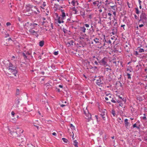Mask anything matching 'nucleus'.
<instances>
[{
  "label": "nucleus",
  "mask_w": 147,
  "mask_h": 147,
  "mask_svg": "<svg viewBox=\"0 0 147 147\" xmlns=\"http://www.w3.org/2000/svg\"><path fill=\"white\" fill-rule=\"evenodd\" d=\"M37 26L39 27V25L36 23H32L30 29L29 30V31L30 33L38 37V32L39 31L38 29L37 28Z\"/></svg>",
  "instance_id": "f257e3e1"
},
{
  "label": "nucleus",
  "mask_w": 147,
  "mask_h": 147,
  "mask_svg": "<svg viewBox=\"0 0 147 147\" xmlns=\"http://www.w3.org/2000/svg\"><path fill=\"white\" fill-rule=\"evenodd\" d=\"M8 62L6 65V68L9 70V71L13 73L14 76H16L18 71L16 69V67L10 62Z\"/></svg>",
  "instance_id": "f03ea898"
},
{
  "label": "nucleus",
  "mask_w": 147,
  "mask_h": 147,
  "mask_svg": "<svg viewBox=\"0 0 147 147\" xmlns=\"http://www.w3.org/2000/svg\"><path fill=\"white\" fill-rule=\"evenodd\" d=\"M54 20L55 23L56 24H61L64 22L62 18L59 16L58 14L57 13L54 14Z\"/></svg>",
  "instance_id": "7ed1b4c3"
},
{
  "label": "nucleus",
  "mask_w": 147,
  "mask_h": 147,
  "mask_svg": "<svg viewBox=\"0 0 147 147\" xmlns=\"http://www.w3.org/2000/svg\"><path fill=\"white\" fill-rule=\"evenodd\" d=\"M99 112L101 113L100 114L101 117L104 120H106V110L104 109L98 107Z\"/></svg>",
  "instance_id": "20e7f679"
},
{
  "label": "nucleus",
  "mask_w": 147,
  "mask_h": 147,
  "mask_svg": "<svg viewBox=\"0 0 147 147\" xmlns=\"http://www.w3.org/2000/svg\"><path fill=\"white\" fill-rule=\"evenodd\" d=\"M26 8L27 11H29L31 10L34 12H36V11L33 9V8H36V7L35 6H34L32 5L28 4L26 5Z\"/></svg>",
  "instance_id": "39448f33"
},
{
  "label": "nucleus",
  "mask_w": 147,
  "mask_h": 147,
  "mask_svg": "<svg viewBox=\"0 0 147 147\" xmlns=\"http://www.w3.org/2000/svg\"><path fill=\"white\" fill-rule=\"evenodd\" d=\"M99 62L101 63L105 67L108 66V65L107 63V59L105 57L102 59Z\"/></svg>",
  "instance_id": "423d86ee"
},
{
  "label": "nucleus",
  "mask_w": 147,
  "mask_h": 147,
  "mask_svg": "<svg viewBox=\"0 0 147 147\" xmlns=\"http://www.w3.org/2000/svg\"><path fill=\"white\" fill-rule=\"evenodd\" d=\"M31 24L32 23H30L28 22H27L24 24V27L27 30H29L30 29Z\"/></svg>",
  "instance_id": "0eeeda50"
},
{
  "label": "nucleus",
  "mask_w": 147,
  "mask_h": 147,
  "mask_svg": "<svg viewBox=\"0 0 147 147\" xmlns=\"http://www.w3.org/2000/svg\"><path fill=\"white\" fill-rule=\"evenodd\" d=\"M61 12L62 13L61 18L63 20H64L65 19L66 16H68V14L67 13H65L64 10H63L62 9L61 10Z\"/></svg>",
  "instance_id": "6e6552de"
},
{
  "label": "nucleus",
  "mask_w": 147,
  "mask_h": 147,
  "mask_svg": "<svg viewBox=\"0 0 147 147\" xmlns=\"http://www.w3.org/2000/svg\"><path fill=\"white\" fill-rule=\"evenodd\" d=\"M25 53L24 52L23 53L22 55L24 57V59H26L27 58V56L26 55H30L31 54V53L29 51H25Z\"/></svg>",
  "instance_id": "1a4fd4ad"
},
{
  "label": "nucleus",
  "mask_w": 147,
  "mask_h": 147,
  "mask_svg": "<svg viewBox=\"0 0 147 147\" xmlns=\"http://www.w3.org/2000/svg\"><path fill=\"white\" fill-rule=\"evenodd\" d=\"M22 136H19L17 137V142L19 143H22L23 142L24 139Z\"/></svg>",
  "instance_id": "9d476101"
},
{
  "label": "nucleus",
  "mask_w": 147,
  "mask_h": 147,
  "mask_svg": "<svg viewBox=\"0 0 147 147\" xmlns=\"http://www.w3.org/2000/svg\"><path fill=\"white\" fill-rule=\"evenodd\" d=\"M140 18L141 20H144L146 19V15L144 13H142L140 16Z\"/></svg>",
  "instance_id": "9b49d317"
},
{
  "label": "nucleus",
  "mask_w": 147,
  "mask_h": 147,
  "mask_svg": "<svg viewBox=\"0 0 147 147\" xmlns=\"http://www.w3.org/2000/svg\"><path fill=\"white\" fill-rule=\"evenodd\" d=\"M71 4L74 6H77L79 4V3L78 1L75 0H72V1L71 2Z\"/></svg>",
  "instance_id": "f8f14e48"
},
{
  "label": "nucleus",
  "mask_w": 147,
  "mask_h": 147,
  "mask_svg": "<svg viewBox=\"0 0 147 147\" xmlns=\"http://www.w3.org/2000/svg\"><path fill=\"white\" fill-rule=\"evenodd\" d=\"M93 4L95 6H97L99 7L100 6L99 2L98 1H94L93 3Z\"/></svg>",
  "instance_id": "ddd939ff"
},
{
  "label": "nucleus",
  "mask_w": 147,
  "mask_h": 147,
  "mask_svg": "<svg viewBox=\"0 0 147 147\" xmlns=\"http://www.w3.org/2000/svg\"><path fill=\"white\" fill-rule=\"evenodd\" d=\"M97 78L98 79H96V84L97 85L100 86L102 83V81L101 80L100 78L99 77H98Z\"/></svg>",
  "instance_id": "4468645a"
},
{
  "label": "nucleus",
  "mask_w": 147,
  "mask_h": 147,
  "mask_svg": "<svg viewBox=\"0 0 147 147\" xmlns=\"http://www.w3.org/2000/svg\"><path fill=\"white\" fill-rule=\"evenodd\" d=\"M128 121V120L127 119H125V127L127 128H128L129 124V123Z\"/></svg>",
  "instance_id": "2eb2a0df"
},
{
  "label": "nucleus",
  "mask_w": 147,
  "mask_h": 147,
  "mask_svg": "<svg viewBox=\"0 0 147 147\" xmlns=\"http://www.w3.org/2000/svg\"><path fill=\"white\" fill-rule=\"evenodd\" d=\"M86 116L88 118L87 119H88V120L89 121L90 120L91 118V115L90 113H89L88 112L87 113H85Z\"/></svg>",
  "instance_id": "dca6fc26"
},
{
  "label": "nucleus",
  "mask_w": 147,
  "mask_h": 147,
  "mask_svg": "<svg viewBox=\"0 0 147 147\" xmlns=\"http://www.w3.org/2000/svg\"><path fill=\"white\" fill-rule=\"evenodd\" d=\"M93 41L95 42L96 44H101L99 42V40L97 38H95L93 39Z\"/></svg>",
  "instance_id": "f3484780"
},
{
  "label": "nucleus",
  "mask_w": 147,
  "mask_h": 147,
  "mask_svg": "<svg viewBox=\"0 0 147 147\" xmlns=\"http://www.w3.org/2000/svg\"><path fill=\"white\" fill-rule=\"evenodd\" d=\"M20 102V100L19 99H18L16 100L15 102V104L17 105L16 106V107H18V105L19 104Z\"/></svg>",
  "instance_id": "a211bd4d"
},
{
  "label": "nucleus",
  "mask_w": 147,
  "mask_h": 147,
  "mask_svg": "<svg viewBox=\"0 0 147 147\" xmlns=\"http://www.w3.org/2000/svg\"><path fill=\"white\" fill-rule=\"evenodd\" d=\"M86 28H85L84 26L80 27V30L81 32L85 33L86 32Z\"/></svg>",
  "instance_id": "6ab92c4d"
},
{
  "label": "nucleus",
  "mask_w": 147,
  "mask_h": 147,
  "mask_svg": "<svg viewBox=\"0 0 147 147\" xmlns=\"http://www.w3.org/2000/svg\"><path fill=\"white\" fill-rule=\"evenodd\" d=\"M17 129H18V130L16 131L17 133L20 134L23 133V131L21 129L19 128H17Z\"/></svg>",
  "instance_id": "aec40b11"
},
{
  "label": "nucleus",
  "mask_w": 147,
  "mask_h": 147,
  "mask_svg": "<svg viewBox=\"0 0 147 147\" xmlns=\"http://www.w3.org/2000/svg\"><path fill=\"white\" fill-rule=\"evenodd\" d=\"M73 144L74 145L75 147H78V142H77V140H74V142Z\"/></svg>",
  "instance_id": "412c9836"
},
{
  "label": "nucleus",
  "mask_w": 147,
  "mask_h": 147,
  "mask_svg": "<svg viewBox=\"0 0 147 147\" xmlns=\"http://www.w3.org/2000/svg\"><path fill=\"white\" fill-rule=\"evenodd\" d=\"M132 67H128L127 69V71H128L129 73H130L132 71Z\"/></svg>",
  "instance_id": "4be33fe9"
},
{
  "label": "nucleus",
  "mask_w": 147,
  "mask_h": 147,
  "mask_svg": "<svg viewBox=\"0 0 147 147\" xmlns=\"http://www.w3.org/2000/svg\"><path fill=\"white\" fill-rule=\"evenodd\" d=\"M44 44V41L43 40L40 41L39 42V45L41 47H42Z\"/></svg>",
  "instance_id": "5701e85b"
},
{
  "label": "nucleus",
  "mask_w": 147,
  "mask_h": 147,
  "mask_svg": "<svg viewBox=\"0 0 147 147\" xmlns=\"http://www.w3.org/2000/svg\"><path fill=\"white\" fill-rule=\"evenodd\" d=\"M72 10L73 11H74V14H77V9H76V8L75 7H74L72 8Z\"/></svg>",
  "instance_id": "b1692460"
},
{
  "label": "nucleus",
  "mask_w": 147,
  "mask_h": 147,
  "mask_svg": "<svg viewBox=\"0 0 147 147\" xmlns=\"http://www.w3.org/2000/svg\"><path fill=\"white\" fill-rule=\"evenodd\" d=\"M117 120L118 122L120 123H122L123 121L121 119L120 117L117 118Z\"/></svg>",
  "instance_id": "393cba45"
},
{
  "label": "nucleus",
  "mask_w": 147,
  "mask_h": 147,
  "mask_svg": "<svg viewBox=\"0 0 147 147\" xmlns=\"http://www.w3.org/2000/svg\"><path fill=\"white\" fill-rule=\"evenodd\" d=\"M70 127L72 130H75V128L72 124H70Z\"/></svg>",
  "instance_id": "a878e982"
},
{
  "label": "nucleus",
  "mask_w": 147,
  "mask_h": 147,
  "mask_svg": "<svg viewBox=\"0 0 147 147\" xmlns=\"http://www.w3.org/2000/svg\"><path fill=\"white\" fill-rule=\"evenodd\" d=\"M136 12L137 14H139L140 12V11L139 10L138 8V7H136L135 8Z\"/></svg>",
  "instance_id": "bb28decb"
},
{
  "label": "nucleus",
  "mask_w": 147,
  "mask_h": 147,
  "mask_svg": "<svg viewBox=\"0 0 147 147\" xmlns=\"http://www.w3.org/2000/svg\"><path fill=\"white\" fill-rule=\"evenodd\" d=\"M131 74L129 73H127V76L128 79H130L131 78Z\"/></svg>",
  "instance_id": "cd10ccee"
},
{
  "label": "nucleus",
  "mask_w": 147,
  "mask_h": 147,
  "mask_svg": "<svg viewBox=\"0 0 147 147\" xmlns=\"http://www.w3.org/2000/svg\"><path fill=\"white\" fill-rule=\"evenodd\" d=\"M134 128L136 127L138 129H140V127L139 126H137L136 123L134 124L133 125Z\"/></svg>",
  "instance_id": "c85d7f7f"
},
{
  "label": "nucleus",
  "mask_w": 147,
  "mask_h": 147,
  "mask_svg": "<svg viewBox=\"0 0 147 147\" xmlns=\"http://www.w3.org/2000/svg\"><path fill=\"white\" fill-rule=\"evenodd\" d=\"M111 113L114 117H115V112L114 110H112L111 111Z\"/></svg>",
  "instance_id": "c756f323"
},
{
  "label": "nucleus",
  "mask_w": 147,
  "mask_h": 147,
  "mask_svg": "<svg viewBox=\"0 0 147 147\" xmlns=\"http://www.w3.org/2000/svg\"><path fill=\"white\" fill-rule=\"evenodd\" d=\"M62 140L64 142H65V143L68 142V140L67 139H66L65 138H62Z\"/></svg>",
  "instance_id": "7c9ffc66"
},
{
  "label": "nucleus",
  "mask_w": 147,
  "mask_h": 147,
  "mask_svg": "<svg viewBox=\"0 0 147 147\" xmlns=\"http://www.w3.org/2000/svg\"><path fill=\"white\" fill-rule=\"evenodd\" d=\"M144 50L143 49H140L139 50V52L141 53L144 52Z\"/></svg>",
  "instance_id": "2f4dec72"
},
{
  "label": "nucleus",
  "mask_w": 147,
  "mask_h": 147,
  "mask_svg": "<svg viewBox=\"0 0 147 147\" xmlns=\"http://www.w3.org/2000/svg\"><path fill=\"white\" fill-rule=\"evenodd\" d=\"M20 93V91L18 89H17L16 94L17 95H19Z\"/></svg>",
  "instance_id": "473e14b6"
},
{
  "label": "nucleus",
  "mask_w": 147,
  "mask_h": 147,
  "mask_svg": "<svg viewBox=\"0 0 147 147\" xmlns=\"http://www.w3.org/2000/svg\"><path fill=\"white\" fill-rule=\"evenodd\" d=\"M113 13L114 15V16H113V17L114 18V19H115V18L116 17V12L115 11H114L113 12Z\"/></svg>",
  "instance_id": "72a5a7b5"
},
{
  "label": "nucleus",
  "mask_w": 147,
  "mask_h": 147,
  "mask_svg": "<svg viewBox=\"0 0 147 147\" xmlns=\"http://www.w3.org/2000/svg\"><path fill=\"white\" fill-rule=\"evenodd\" d=\"M105 69L107 71H111V68H109L108 67H107L105 68Z\"/></svg>",
  "instance_id": "f704fd0d"
},
{
  "label": "nucleus",
  "mask_w": 147,
  "mask_h": 147,
  "mask_svg": "<svg viewBox=\"0 0 147 147\" xmlns=\"http://www.w3.org/2000/svg\"><path fill=\"white\" fill-rule=\"evenodd\" d=\"M92 16H93V14H90V15H89L88 16V17H89V18L90 19H92Z\"/></svg>",
  "instance_id": "c9c22d12"
},
{
  "label": "nucleus",
  "mask_w": 147,
  "mask_h": 147,
  "mask_svg": "<svg viewBox=\"0 0 147 147\" xmlns=\"http://www.w3.org/2000/svg\"><path fill=\"white\" fill-rule=\"evenodd\" d=\"M105 42H106L107 43H109V44H111V41L110 40H107V41H106V40H105Z\"/></svg>",
  "instance_id": "e433bc0d"
},
{
  "label": "nucleus",
  "mask_w": 147,
  "mask_h": 147,
  "mask_svg": "<svg viewBox=\"0 0 147 147\" xmlns=\"http://www.w3.org/2000/svg\"><path fill=\"white\" fill-rule=\"evenodd\" d=\"M113 63H114V64H115V66H117L118 65V64H117V62L116 61H114V59H113Z\"/></svg>",
  "instance_id": "4c0bfd02"
},
{
  "label": "nucleus",
  "mask_w": 147,
  "mask_h": 147,
  "mask_svg": "<svg viewBox=\"0 0 147 147\" xmlns=\"http://www.w3.org/2000/svg\"><path fill=\"white\" fill-rule=\"evenodd\" d=\"M6 25L7 26H10L11 25V24L10 22H7L6 23Z\"/></svg>",
  "instance_id": "58836bf2"
},
{
  "label": "nucleus",
  "mask_w": 147,
  "mask_h": 147,
  "mask_svg": "<svg viewBox=\"0 0 147 147\" xmlns=\"http://www.w3.org/2000/svg\"><path fill=\"white\" fill-rule=\"evenodd\" d=\"M54 54L55 55H58V51L55 52L54 53Z\"/></svg>",
  "instance_id": "ea45409f"
},
{
  "label": "nucleus",
  "mask_w": 147,
  "mask_h": 147,
  "mask_svg": "<svg viewBox=\"0 0 147 147\" xmlns=\"http://www.w3.org/2000/svg\"><path fill=\"white\" fill-rule=\"evenodd\" d=\"M15 114V113L14 111H12L11 112V114L13 117L14 116V115Z\"/></svg>",
  "instance_id": "a19ab883"
},
{
  "label": "nucleus",
  "mask_w": 147,
  "mask_h": 147,
  "mask_svg": "<svg viewBox=\"0 0 147 147\" xmlns=\"http://www.w3.org/2000/svg\"><path fill=\"white\" fill-rule=\"evenodd\" d=\"M28 147H35V146L32 144L28 145Z\"/></svg>",
  "instance_id": "79ce46f5"
},
{
  "label": "nucleus",
  "mask_w": 147,
  "mask_h": 147,
  "mask_svg": "<svg viewBox=\"0 0 147 147\" xmlns=\"http://www.w3.org/2000/svg\"><path fill=\"white\" fill-rule=\"evenodd\" d=\"M118 103H119V105L120 106H123V104H121V103H120V101H117Z\"/></svg>",
  "instance_id": "37998d69"
},
{
  "label": "nucleus",
  "mask_w": 147,
  "mask_h": 147,
  "mask_svg": "<svg viewBox=\"0 0 147 147\" xmlns=\"http://www.w3.org/2000/svg\"><path fill=\"white\" fill-rule=\"evenodd\" d=\"M85 26L87 28H88L89 27V25L88 24H85Z\"/></svg>",
  "instance_id": "c03bdc74"
},
{
  "label": "nucleus",
  "mask_w": 147,
  "mask_h": 147,
  "mask_svg": "<svg viewBox=\"0 0 147 147\" xmlns=\"http://www.w3.org/2000/svg\"><path fill=\"white\" fill-rule=\"evenodd\" d=\"M107 15L109 17H111L112 14L111 13H107Z\"/></svg>",
  "instance_id": "a18cd8bd"
},
{
  "label": "nucleus",
  "mask_w": 147,
  "mask_h": 147,
  "mask_svg": "<svg viewBox=\"0 0 147 147\" xmlns=\"http://www.w3.org/2000/svg\"><path fill=\"white\" fill-rule=\"evenodd\" d=\"M106 135H105V136H104V137L103 138V140H106Z\"/></svg>",
  "instance_id": "49530a36"
},
{
  "label": "nucleus",
  "mask_w": 147,
  "mask_h": 147,
  "mask_svg": "<svg viewBox=\"0 0 147 147\" xmlns=\"http://www.w3.org/2000/svg\"><path fill=\"white\" fill-rule=\"evenodd\" d=\"M125 26V24H123V25H122L121 26V27H123V29H124V30H125V29L124 28V27Z\"/></svg>",
  "instance_id": "de8ad7c7"
},
{
  "label": "nucleus",
  "mask_w": 147,
  "mask_h": 147,
  "mask_svg": "<svg viewBox=\"0 0 147 147\" xmlns=\"http://www.w3.org/2000/svg\"><path fill=\"white\" fill-rule=\"evenodd\" d=\"M95 117L97 121H98V116L97 115H96L95 116Z\"/></svg>",
  "instance_id": "09e8293b"
},
{
  "label": "nucleus",
  "mask_w": 147,
  "mask_h": 147,
  "mask_svg": "<svg viewBox=\"0 0 147 147\" xmlns=\"http://www.w3.org/2000/svg\"><path fill=\"white\" fill-rule=\"evenodd\" d=\"M42 5L43 7H45L46 6V3L45 2H44L43 3Z\"/></svg>",
  "instance_id": "8fccbe9b"
},
{
  "label": "nucleus",
  "mask_w": 147,
  "mask_h": 147,
  "mask_svg": "<svg viewBox=\"0 0 147 147\" xmlns=\"http://www.w3.org/2000/svg\"><path fill=\"white\" fill-rule=\"evenodd\" d=\"M52 135L53 136H56L57 134L55 132H53L52 133Z\"/></svg>",
  "instance_id": "3c124183"
},
{
  "label": "nucleus",
  "mask_w": 147,
  "mask_h": 147,
  "mask_svg": "<svg viewBox=\"0 0 147 147\" xmlns=\"http://www.w3.org/2000/svg\"><path fill=\"white\" fill-rule=\"evenodd\" d=\"M144 26V25L143 24H140L139 25V27H140V28H141L142 26Z\"/></svg>",
  "instance_id": "603ef678"
},
{
  "label": "nucleus",
  "mask_w": 147,
  "mask_h": 147,
  "mask_svg": "<svg viewBox=\"0 0 147 147\" xmlns=\"http://www.w3.org/2000/svg\"><path fill=\"white\" fill-rule=\"evenodd\" d=\"M111 101L113 102L114 103H116V101L114 100H111Z\"/></svg>",
  "instance_id": "864d4df0"
},
{
  "label": "nucleus",
  "mask_w": 147,
  "mask_h": 147,
  "mask_svg": "<svg viewBox=\"0 0 147 147\" xmlns=\"http://www.w3.org/2000/svg\"><path fill=\"white\" fill-rule=\"evenodd\" d=\"M59 87L60 88H63V86L62 85H59Z\"/></svg>",
  "instance_id": "5fc2aeb1"
},
{
  "label": "nucleus",
  "mask_w": 147,
  "mask_h": 147,
  "mask_svg": "<svg viewBox=\"0 0 147 147\" xmlns=\"http://www.w3.org/2000/svg\"><path fill=\"white\" fill-rule=\"evenodd\" d=\"M134 17H135V18L136 19H137L138 18V17L136 15H134Z\"/></svg>",
  "instance_id": "6e6d98bb"
},
{
  "label": "nucleus",
  "mask_w": 147,
  "mask_h": 147,
  "mask_svg": "<svg viewBox=\"0 0 147 147\" xmlns=\"http://www.w3.org/2000/svg\"><path fill=\"white\" fill-rule=\"evenodd\" d=\"M94 63L95 64L97 65H98V62L96 61H95Z\"/></svg>",
  "instance_id": "4d7b16f0"
},
{
  "label": "nucleus",
  "mask_w": 147,
  "mask_h": 147,
  "mask_svg": "<svg viewBox=\"0 0 147 147\" xmlns=\"http://www.w3.org/2000/svg\"><path fill=\"white\" fill-rule=\"evenodd\" d=\"M65 106V105L62 104V105H61L60 106L62 107H63Z\"/></svg>",
  "instance_id": "13d9d810"
},
{
  "label": "nucleus",
  "mask_w": 147,
  "mask_h": 147,
  "mask_svg": "<svg viewBox=\"0 0 147 147\" xmlns=\"http://www.w3.org/2000/svg\"><path fill=\"white\" fill-rule=\"evenodd\" d=\"M51 28H53V24L52 23H51Z\"/></svg>",
  "instance_id": "bf43d9fd"
},
{
  "label": "nucleus",
  "mask_w": 147,
  "mask_h": 147,
  "mask_svg": "<svg viewBox=\"0 0 147 147\" xmlns=\"http://www.w3.org/2000/svg\"><path fill=\"white\" fill-rule=\"evenodd\" d=\"M138 2L139 5H141V3H142V2L141 1H140V0H138Z\"/></svg>",
  "instance_id": "052dcab7"
},
{
  "label": "nucleus",
  "mask_w": 147,
  "mask_h": 147,
  "mask_svg": "<svg viewBox=\"0 0 147 147\" xmlns=\"http://www.w3.org/2000/svg\"><path fill=\"white\" fill-rule=\"evenodd\" d=\"M143 119H146V116H144L143 117Z\"/></svg>",
  "instance_id": "680f3d73"
},
{
  "label": "nucleus",
  "mask_w": 147,
  "mask_h": 147,
  "mask_svg": "<svg viewBox=\"0 0 147 147\" xmlns=\"http://www.w3.org/2000/svg\"><path fill=\"white\" fill-rule=\"evenodd\" d=\"M56 89H57V90L58 92H59L60 91V90L59 88H56Z\"/></svg>",
  "instance_id": "e2e57ef3"
},
{
  "label": "nucleus",
  "mask_w": 147,
  "mask_h": 147,
  "mask_svg": "<svg viewBox=\"0 0 147 147\" xmlns=\"http://www.w3.org/2000/svg\"><path fill=\"white\" fill-rule=\"evenodd\" d=\"M119 98H120V99H121V100H122L123 101V99H122V97H121L119 96Z\"/></svg>",
  "instance_id": "0e129e2a"
},
{
  "label": "nucleus",
  "mask_w": 147,
  "mask_h": 147,
  "mask_svg": "<svg viewBox=\"0 0 147 147\" xmlns=\"http://www.w3.org/2000/svg\"><path fill=\"white\" fill-rule=\"evenodd\" d=\"M70 20H71V19H70V18H68V19H67V21L68 22H69V21H70Z\"/></svg>",
  "instance_id": "69168bd1"
},
{
  "label": "nucleus",
  "mask_w": 147,
  "mask_h": 147,
  "mask_svg": "<svg viewBox=\"0 0 147 147\" xmlns=\"http://www.w3.org/2000/svg\"><path fill=\"white\" fill-rule=\"evenodd\" d=\"M105 99L106 100H108V98L107 97H105Z\"/></svg>",
  "instance_id": "338daca9"
},
{
  "label": "nucleus",
  "mask_w": 147,
  "mask_h": 147,
  "mask_svg": "<svg viewBox=\"0 0 147 147\" xmlns=\"http://www.w3.org/2000/svg\"><path fill=\"white\" fill-rule=\"evenodd\" d=\"M41 73L42 74L44 75L45 74V72L44 71H42Z\"/></svg>",
  "instance_id": "774afa93"
}]
</instances>
